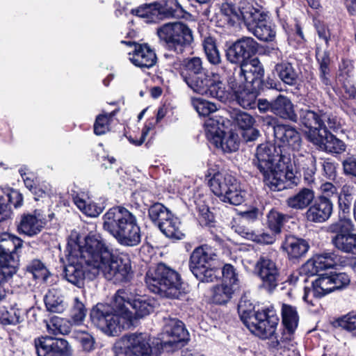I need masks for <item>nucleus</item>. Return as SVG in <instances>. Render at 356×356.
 I'll list each match as a JSON object with an SVG mask.
<instances>
[{
	"label": "nucleus",
	"instance_id": "2",
	"mask_svg": "<svg viewBox=\"0 0 356 356\" xmlns=\"http://www.w3.org/2000/svg\"><path fill=\"white\" fill-rule=\"evenodd\" d=\"M253 163L262 174L265 184L272 191H280L290 184L298 185L292 154L280 146L270 143L259 145Z\"/></svg>",
	"mask_w": 356,
	"mask_h": 356
},
{
	"label": "nucleus",
	"instance_id": "53",
	"mask_svg": "<svg viewBox=\"0 0 356 356\" xmlns=\"http://www.w3.org/2000/svg\"><path fill=\"white\" fill-rule=\"evenodd\" d=\"M0 195L2 196L6 205L13 204L14 207L18 208L22 205L23 196L19 191L15 189H10L4 191L0 189Z\"/></svg>",
	"mask_w": 356,
	"mask_h": 356
},
{
	"label": "nucleus",
	"instance_id": "42",
	"mask_svg": "<svg viewBox=\"0 0 356 356\" xmlns=\"http://www.w3.org/2000/svg\"><path fill=\"white\" fill-rule=\"evenodd\" d=\"M203 47L207 60L210 64L218 65L221 63L220 54L213 38H206L203 41Z\"/></svg>",
	"mask_w": 356,
	"mask_h": 356
},
{
	"label": "nucleus",
	"instance_id": "10",
	"mask_svg": "<svg viewBox=\"0 0 356 356\" xmlns=\"http://www.w3.org/2000/svg\"><path fill=\"white\" fill-rule=\"evenodd\" d=\"M115 302L122 312H129L126 307V305H129L134 310L135 316L131 313L134 321L149 315L154 311L155 305L154 300L132 293L129 289H119L115 295Z\"/></svg>",
	"mask_w": 356,
	"mask_h": 356
},
{
	"label": "nucleus",
	"instance_id": "49",
	"mask_svg": "<svg viewBox=\"0 0 356 356\" xmlns=\"http://www.w3.org/2000/svg\"><path fill=\"white\" fill-rule=\"evenodd\" d=\"M233 122L243 131L250 128L255 122L254 118L246 112L233 110L230 113Z\"/></svg>",
	"mask_w": 356,
	"mask_h": 356
},
{
	"label": "nucleus",
	"instance_id": "16",
	"mask_svg": "<svg viewBox=\"0 0 356 356\" xmlns=\"http://www.w3.org/2000/svg\"><path fill=\"white\" fill-rule=\"evenodd\" d=\"M189 334L184 324L176 318L169 319L165 324L161 338V346L168 351L178 348L179 343L188 341Z\"/></svg>",
	"mask_w": 356,
	"mask_h": 356
},
{
	"label": "nucleus",
	"instance_id": "46",
	"mask_svg": "<svg viewBox=\"0 0 356 356\" xmlns=\"http://www.w3.org/2000/svg\"><path fill=\"white\" fill-rule=\"evenodd\" d=\"M172 212L163 204L156 202L153 204L148 209V216L150 220L159 226V224L170 216Z\"/></svg>",
	"mask_w": 356,
	"mask_h": 356
},
{
	"label": "nucleus",
	"instance_id": "33",
	"mask_svg": "<svg viewBox=\"0 0 356 356\" xmlns=\"http://www.w3.org/2000/svg\"><path fill=\"white\" fill-rule=\"evenodd\" d=\"M236 181L230 174L217 172L209 180V186L211 191L221 200Z\"/></svg>",
	"mask_w": 356,
	"mask_h": 356
},
{
	"label": "nucleus",
	"instance_id": "35",
	"mask_svg": "<svg viewBox=\"0 0 356 356\" xmlns=\"http://www.w3.org/2000/svg\"><path fill=\"white\" fill-rule=\"evenodd\" d=\"M315 198L314 191L309 188H302L296 194L289 197L286 205L294 210L302 211L308 209Z\"/></svg>",
	"mask_w": 356,
	"mask_h": 356
},
{
	"label": "nucleus",
	"instance_id": "47",
	"mask_svg": "<svg viewBox=\"0 0 356 356\" xmlns=\"http://www.w3.org/2000/svg\"><path fill=\"white\" fill-rule=\"evenodd\" d=\"M50 348L51 356H71L72 348L64 339L50 337Z\"/></svg>",
	"mask_w": 356,
	"mask_h": 356
},
{
	"label": "nucleus",
	"instance_id": "31",
	"mask_svg": "<svg viewBox=\"0 0 356 356\" xmlns=\"http://www.w3.org/2000/svg\"><path fill=\"white\" fill-rule=\"evenodd\" d=\"M281 248L290 258L298 259L304 256L309 248V245L305 239L298 238L293 235H286L282 243Z\"/></svg>",
	"mask_w": 356,
	"mask_h": 356
},
{
	"label": "nucleus",
	"instance_id": "5",
	"mask_svg": "<svg viewBox=\"0 0 356 356\" xmlns=\"http://www.w3.org/2000/svg\"><path fill=\"white\" fill-rule=\"evenodd\" d=\"M118 314L113 312V309L108 305L98 303L90 314L91 322L105 334L110 336L119 334L122 330L129 329L134 325V318L131 312L120 311Z\"/></svg>",
	"mask_w": 356,
	"mask_h": 356
},
{
	"label": "nucleus",
	"instance_id": "60",
	"mask_svg": "<svg viewBox=\"0 0 356 356\" xmlns=\"http://www.w3.org/2000/svg\"><path fill=\"white\" fill-rule=\"evenodd\" d=\"M75 338L80 343L85 351L90 352L94 348L95 339L89 333L77 332Z\"/></svg>",
	"mask_w": 356,
	"mask_h": 356
},
{
	"label": "nucleus",
	"instance_id": "8",
	"mask_svg": "<svg viewBox=\"0 0 356 356\" xmlns=\"http://www.w3.org/2000/svg\"><path fill=\"white\" fill-rule=\"evenodd\" d=\"M160 42L169 50L182 54L193 40L191 29L184 23H166L157 29Z\"/></svg>",
	"mask_w": 356,
	"mask_h": 356
},
{
	"label": "nucleus",
	"instance_id": "14",
	"mask_svg": "<svg viewBox=\"0 0 356 356\" xmlns=\"http://www.w3.org/2000/svg\"><path fill=\"white\" fill-rule=\"evenodd\" d=\"M131 13L143 19L146 23H156L165 18L183 17L181 10L177 4H161L157 2L140 6L133 9Z\"/></svg>",
	"mask_w": 356,
	"mask_h": 356
},
{
	"label": "nucleus",
	"instance_id": "28",
	"mask_svg": "<svg viewBox=\"0 0 356 356\" xmlns=\"http://www.w3.org/2000/svg\"><path fill=\"white\" fill-rule=\"evenodd\" d=\"M323 111L318 110L317 111L301 109L300 112V120L302 125L309 129L307 133V138L309 140V134L312 131H317L318 134H321L326 125L323 122Z\"/></svg>",
	"mask_w": 356,
	"mask_h": 356
},
{
	"label": "nucleus",
	"instance_id": "56",
	"mask_svg": "<svg viewBox=\"0 0 356 356\" xmlns=\"http://www.w3.org/2000/svg\"><path fill=\"white\" fill-rule=\"evenodd\" d=\"M34 346L38 356H51L50 337H41L35 339Z\"/></svg>",
	"mask_w": 356,
	"mask_h": 356
},
{
	"label": "nucleus",
	"instance_id": "27",
	"mask_svg": "<svg viewBox=\"0 0 356 356\" xmlns=\"http://www.w3.org/2000/svg\"><path fill=\"white\" fill-rule=\"evenodd\" d=\"M229 88L232 90L234 99L241 107L245 109L255 108L257 106L256 95L245 88V85L238 83L236 79H230Z\"/></svg>",
	"mask_w": 356,
	"mask_h": 356
},
{
	"label": "nucleus",
	"instance_id": "57",
	"mask_svg": "<svg viewBox=\"0 0 356 356\" xmlns=\"http://www.w3.org/2000/svg\"><path fill=\"white\" fill-rule=\"evenodd\" d=\"M86 309L78 298L74 299V304L71 311V318L74 324L81 323L86 316Z\"/></svg>",
	"mask_w": 356,
	"mask_h": 356
},
{
	"label": "nucleus",
	"instance_id": "24",
	"mask_svg": "<svg viewBox=\"0 0 356 356\" xmlns=\"http://www.w3.org/2000/svg\"><path fill=\"white\" fill-rule=\"evenodd\" d=\"M264 75V69L263 65L257 58L248 60L238 67V74L234 77L238 83L245 84V83H253L257 80H260Z\"/></svg>",
	"mask_w": 356,
	"mask_h": 356
},
{
	"label": "nucleus",
	"instance_id": "4",
	"mask_svg": "<svg viewBox=\"0 0 356 356\" xmlns=\"http://www.w3.org/2000/svg\"><path fill=\"white\" fill-rule=\"evenodd\" d=\"M103 228L122 245L134 247L141 241L136 216L124 207L109 209L103 216Z\"/></svg>",
	"mask_w": 356,
	"mask_h": 356
},
{
	"label": "nucleus",
	"instance_id": "45",
	"mask_svg": "<svg viewBox=\"0 0 356 356\" xmlns=\"http://www.w3.org/2000/svg\"><path fill=\"white\" fill-rule=\"evenodd\" d=\"M23 320L22 311L15 307L9 309H0V323L2 325H16Z\"/></svg>",
	"mask_w": 356,
	"mask_h": 356
},
{
	"label": "nucleus",
	"instance_id": "26",
	"mask_svg": "<svg viewBox=\"0 0 356 356\" xmlns=\"http://www.w3.org/2000/svg\"><path fill=\"white\" fill-rule=\"evenodd\" d=\"M338 258L334 252H323L316 254L309 259L303 266V270L307 273L314 275L321 270L333 268L337 265Z\"/></svg>",
	"mask_w": 356,
	"mask_h": 356
},
{
	"label": "nucleus",
	"instance_id": "18",
	"mask_svg": "<svg viewBox=\"0 0 356 356\" xmlns=\"http://www.w3.org/2000/svg\"><path fill=\"white\" fill-rule=\"evenodd\" d=\"M329 47H324L323 42L316 43L315 54L318 65V78L321 88L328 90L332 85L330 70V53Z\"/></svg>",
	"mask_w": 356,
	"mask_h": 356
},
{
	"label": "nucleus",
	"instance_id": "34",
	"mask_svg": "<svg viewBox=\"0 0 356 356\" xmlns=\"http://www.w3.org/2000/svg\"><path fill=\"white\" fill-rule=\"evenodd\" d=\"M72 197L77 208L87 216L97 217L102 211V208L93 202L90 199L88 193L85 192L74 191L72 193Z\"/></svg>",
	"mask_w": 356,
	"mask_h": 356
},
{
	"label": "nucleus",
	"instance_id": "11",
	"mask_svg": "<svg viewBox=\"0 0 356 356\" xmlns=\"http://www.w3.org/2000/svg\"><path fill=\"white\" fill-rule=\"evenodd\" d=\"M353 229V221L345 217L331 224L328 231L334 234L331 238L334 247L343 252L356 254V234Z\"/></svg>",
	"mask_w": 356,
	"mask_h": 356
},
{
	"label": "nucleus",
	"instance_id": "52",
	"mask_svg": "<svg viewBox=\"0 0 356 356\" xmlns=\"http://www.w3.org/2000/svg\"><path fill=\"white\" fill-rule=\"evenodd\" d=\"M195 277L202 282H213L220 277V270L209 268V266L193 273Z\"/></svg>",
	"mask_w": 356,
	"mask_h": 356
},
{
	"label": "nucleus",
	"instance_id": "12",
	"mask_svg": "<svg viewBox=\"0 0 356 356\" xmlns=\"http://www.w3.org/2000/svg\"><path fill=\"white\" fill-rule=\"evenodd\" d=\"M121 353L124 356H159L160 348L150 344L147 334L133 333L121 338Z\"/></svg>",
	"mask_w": 356,
	"mask_h": 356
},
{
	"label": "nucleus",
	"instance_id": "59",
	"mask_svg": "<svg viewBox=\"0 0 356 356\" xmlns=\"http://www.w3.org/2000/svg\"><path fill=\"white\" fill-rule=\"evenodd\" d=\"M220 275H222L225 284H228L232 286H235L238 284L237 274L235 269L230 264H225L222 269L220 270Z\"/></svg>",
	"mask_w": 356,
	"mask_h": 356
},
{
	"label": "nucleus",
	"instance_id": "62",
	"mask_svg": "<svg viewBox=\"0 0 356 356\" xmlns=\"http://www.w3.org/2000/svg\"><path fill=\"white\" fill-rule=\"evenodd\" d=\"M277 234L263 232L261 233L254 232L252 241L262 245H271L276 241Z\"/></svg>",
	"mask_w": 356,
	"mask_h": 356
},
{
	"label": "nucleus",
	"instance_id": "48",
	"mask_svg": "<svg viewBox=\"0 0 356 356\" xmlns=\"http://www.w3.org/2000/svg\"><path fill=\"white\" fill-rule=\"evenodd\" d=\"M354 188L350 185H344L340 193H338L337 198L339 207L343 213H349L353 200Z\"/></svg>",
	"mask_w": 356,
	"mask_h": 356
},
{
	"label": "nucleus",
	"instance_id": "17",
	"mask_svg": "<svg viewBox=\"0 0 356 356\" xmlns=\"http://www.w3.org/2000/svg\"><path fill=\"white\" fill-rule=\"evenodd\" d=\"M309 141L321 151L332 154H341L346 150V145L325 129L321 134L312 131L309 136Z\"/></svg>",
	"mask_w": 356,
	"mask_h": 356
},
{
	"label": "nucleus",
	"instance_id": "29",
	"mask_svg": "<svg viewBox=\"0 0 356 356\" xmlns=\"http://www.w3.org/2000/svg\"><path fill=\"white\" fill-rule=\"evenodd\" d=\"M274 70L277 77L284 84L295 86L298 83L300 71L293 63L282 60L275 65Z\"/></svg>",
	"mask_w": 356,
	"mask_h": 356
},
{
	"label": "nucleus",
	"instance_id": "50",
	"mask_svg": "<svg viewBox=\"0 0 356 356\" xmlns=\"http://www.w3.org/2000/svg\"><path fill=\"white\" fill-rule=\"evenodd\" d=\"M115 113L116 111H113L110 113L100 114L96 118L94 124V133L96 135H103L109 131L110 122Z\"/></svg>",
	"mask_w": 356,
	"mask_h": 356
},
{
	"label": "nucleus",
	"instance_id": "43",
	"mask_svg": "<svg viewBox=\"0 0 356 356\" xmlns=\"http://www.w3.org/2000/svg\"><path fill=\"white\" fill-rule=\"evenodd\" d=\"M236 288L228 284L216 286L213 289V302L216 304L222 305L227 302Z\"/></svg>",
	"mask_w": 356,
	"mask_h": 356
},
{
	"label": "nucleus",
	"instance_id": "63",
	"mask_svg": "<svg viewBox=\"0 0 356 356\" xmlns=\"http://www.w3.org/2000/svg\"><path fill=\"white\" fill-rule=\"evenodd\" d=\"M323 118V122H325L326 125L325 129L327 131H328L327 129H329L334 131H337L341 129V124L337 116L331 113L324 112Z\"/></svg>",
	"mask_w": 356,
	"mask_h": 356
},
{
	"label": "nucleus",
	"instance_id": "13",
	"mask_svg": "<svg viewBox=\"0 0 356 356\" xmlns=\"http://www.w3.org/2000/svg\"><path fill=\"white\" fill-rule=\"evenodd\" d=\"M254 274L261 280L260 288L268 293L273 292L281 281L280 268L270 256L262 254L255 263Z\"/></svg>",
	"mask_w": 356,
	"mask_h": 356
},
{
	"label": "nucleus",
	"instance_id": "21",
	"mask_svg": "<svg viewBox=\"0 0 356 356\" xmlns=\"http://www.w3.org/2000/svg\"><path fill=\"white\" fill-rule=\"evenodd\" d=\"M292 159H293V165L296 167V171L293 170L296 175H297L298 170L302 171L303 179L305 184L310 185L314 183L316 171V157L310 153L306 152L305 154L301 153H298L297 155L293 154ZM296 177L299 179L298 176Z\"/></svg>",
	"mask_w": 356,
	"mask_h": 356
},
{
	"label": "nucleus",
	"instance_id": "9",
	"mask_svg": "<svg viewBox=\"0 0 356 356\" xmlns=\"http://www.w3.org/2000/svg\"><path fill=\"white\" fill-rule=\"evenodd\" d=\"M243 21L248 30L259 40L272 41L275 37L274 26L268 20L267 15L248 5V9L242 13Z\"/></svg>",
	"mask_w": 356,
	"mask_h": 356
},
{
	"label": "nucleus",
	"instance_id": "7",
	"mask_svg": "<svg viewBox=\"0 0 356 356\" xmlns=\"http://www.w3.org/2000/svg\"><path fill=\"white\" fill-rule=\"evenodd\" d=\"M246 301L241 300L238 305V311L241 318L246 327L262 339H267L273 336L279 318L274 311L266 309L252 312V305L249 304V308L246 307Z\"/></svg>",
	"mask_w": 356,
	"mask_h": 356
},
{
	"label": "nucleus",
	"instance_id": "61",
	"mask_svg": "<svg viewBox=\"0 0 356 356\" xmlns=\"http://www.w3.org/2000/svg\"><path fill=\"white\" fill-rule=\"evenodd\" d=\"M330 275L334 286V291L342 289L350 282L349 276L345 273H331Z\"/></svg>",
	"mask_w": 356,
	"mask_h": 356
},
{
	"label": "nucleus",
	"instance_id": "19",
	"mask_svg": "<svg viewBox=\"0 0 356 356\" xmlns=\"http://www.w3.org/2000/svg\"><path fill=\"white\" fill-rule=\"evenodd\" d=\"M128 45L133 46L132 53H129L130 61L136 67L140 68H150L156 62V56L154 50L147 44H138L131 42H124Z\"/></svg>",
	"mask_w": 356,
	"mask_h": 356
},
{
	"label": "nucleus",
	"instance_id": "40",
	"mask_svg": "<svg viewBox=\"0 0 356 356\" xmlns=\"http://www.w3.org/2000/svg\"><path fill=\"white\" fill-rule=\"evenodd\" d=\"M248 9L246 7L236 8L234 5L225 3L222 4L220 13L224 20L230 26H233L237 21L242 19V13Z\"/></svg>",
	"mask_w": 356,
	"mask_h": 356
},
{
	"label": "nucleus",
	"instance_id": "51",
	"mask_svg": "<svg viewBox=\"0 0 356 356\" xmlns=\"http://www.w3.org/2000/svg\"><path fill=\"white\" fill-rule=\"evenodd\" d=\"M192 104L200 116H208L217 111L216 104L202 98H194Z\"/></svg>",
	"mask_w": 356,
	"mask_h": 356
},
{
	"label": "nucleus",
	"instance_id": "32",
	"mask_svg": "<svg viewBox=\"0 0 356 356\" xmlns=\"http://www.w3.org/2000/svg\"><path fill=\"white\" fill-rule=\"evenodd\" d=\"M216 257L213 250L207 246L202 245L195 248L190 258V269L192 273L197 272L201 268L209 266V262Z\"/></svg>",
	"mask_w": 356,
	"mask_h": 356
},
{
	"label": "nucleus",
	"instance_id": "64",
	"mask_svg": "<svg viewBox=\"0 0 356 356\" xmlns=\"http://www.w3.org/2000/svg\"><path fill=\"white\" fill-rule=\"evenodd\" d=\"M343 169L346 175L356 177V158L348 156L342 162Z\"/></svg>",
	"mask_w": 356,
	"mask_h": 356
},
{
	"label": "nucleus",
	"instance_id": "1",
	"mask_svg": "<svg viewBox=\"0 0 356 356\" xmlns=\"http://www.w3.org/2000/svg\"><path fill=\"white\" fill-rule=\"evenodd\" d=\"M67 257L63 276L79 288L86 278L92 280L99 273L115 283L127 282L132 274L130 259L115 255L99 235H88L83 245H68Z\"/></svg>",
	"mask_w": 356,
	"mask_h": 356
},
{
	"label": "nucleus",
	"instance_id": "39",
	"mask_svg": "<svg viewBox=\"0 0 356 356\" xmlns=\"http://www.w3.org/2000/svg\"><path fill=\"white\" fill-rule=\"evenodd\" d=\"M213 140L216 147L220 148L224 152H235L239 147L238 136L233 133L225 134L222 137L215 135Z\"/></svg>",
	"mask_w": 356,
	"mask_h": 356
},
{
	"label": "nucleus",
	"instance_id": "54",
	"mask_svg": "<svg viewBox=\"0 0 356 356\" xmlns=\"http://www.w3.org/2000/svg\"><path fill=\"white\" fill-rule=\"evenodd\" d=\"M26 268L35 279L46 280L47 277L48 270L44 264L39 259L31 261L27 264Z\"/></svg>",
	"mask_w": 356,
	"mask_h": 356
},
{
	"label": "nucleus",
	"instance_id": "20",
	"mask_svg": "<svg viewBox=\"0 0 356 356\" xmlns=\"http://www.w3.org/2000/svg\"><path fill=\"white\" fill-rule=\"evenodd\" d=\"M332 211V201L325 196H318L307 209L305 217L309 222L322 223L330 218Z\"/></svg>",
	"mask_w": 356,
	"mask_h": 356
},
{
	"label": "nucleus",
	"instance_id": "38",
	"mask_svg": "<svg viewBox=\"0 0 356 356\" xmlns=\"http://www.w3.org/2000/svg\"><path fill=\"white\" fill-rule=\"evenodd\" d=\"M47 311L54 313H62L66 308L63 297L56 289H51L44 298Z\"/></svg>",
	"mask_w": 356,
	"mask_h": 356
},
{
	"label": "nucleus",
	"instance_id": "6",
	"mask_svg": "<svg viewBox=\"0 0 356 356\" xmlns=\"http://www.w3.org/2000/svg\"><path fill=\"white\" fill-rule=\"evenodd\" d=\"M147 288L163 297L179 298L181 281L179 274L164 264L148 270L145 277Z\"/></svg>",
	"mask_w": 356,
	"mask_h": 356
},
{
	"label": "nucleus",
	"instance_id": "44",
	"mask_svg": "<svg viewBox=\"0 0 356 356\" xmlns=\"http://www.w3.org/2000/svg\"><path fill=\"white\" fill-rule=\"evenodd\" d=\"M287 220V216L277 211L271 210L267 215L268 227L275 234H280Z\"/></svg>",
	"mask_w": 356,
	"mask_h": 356
},
{
	"label": "nucleus",
	"instance_id": "30",
	"mask_svg": "<svg viewBox=\"0 0 356 356\" xmlns=\"http://www.w3.org/2000/svg\"><path fill=\"white\" fill-rule=\"evenodd\" d=\"M273 113L284 120L295 122L298 120L293 104L288 97L284 95H279L273 99Z\"/></svg>",
	"mask_w": 356,
	"mask_h": 356
},
{
	"label": "nucleus",
	"instance_id": "25",
	"mask_svg": "<svg viewBox=\"0 0 356 356\" xmlns=\"http://www.w3.org/2000/svg\"><path fill=\"white\" fill-rule=\"evenodd\" d=\"M274 136L284 146H288L293 151L300 148L302 140L300 133L293 127L277 124L273 127Z\"/></svg>",
	"mask_w": 356,
	"mask_h": 356
},
{
	"label": "nucleus",
	"instance_id": "55",
	"mask_svg": "<svg viewBox=\"0 0 356 356\" xmlns=\"http://www.w3.org/2000/svg\"><path fill=\"white\" fill-rule=\"evenodd\" d=\"M315 28L318 35L317 42H323L324 47H329L330 42L334 38L329 26L319 21L315 22Z\"/></svg>",
	"mask_w": 356,
	"mask_h": 356
},
{
	"label": "nucleus",
	"instance_id": "22",
	"mask_svg": "<svg viewBox=\"0 0 356 356\" xmlns=\"http://www.w3.org/2000/svg\"><path fill=\"white\" fill-rule=\"evenodd\" d=\"M46 225V219L40 210H35L32 213L22 216L17 227L18 232L28 236L38 234Z\"/></svg>",
	"mask_w": 356,
	"mask_h": 356
},
{
	"label": "nucleus",
	"instance_id": "3",
	"mask_svg": "<svg viewBox=\"0 0 356 356\" xmlns=\"http://www.w3.org/2000/svg\"><path fill=\"white\" fill-rule=\"evenodd\" d=\"M184 82L196 93L225 102L228 92L217 74L209 72L204 66V60L198 56L185 58L180 73Z\"/></svg>",
	"mask_w": 356,
	"mask_h": 356
},
{
	"label": "nucleus",
	"instance_id": "36",
	"mask_svg": "<svg viewBox=\"0 0 356 356\" xmlns=\"http://www.w3.org/2000/svg\"><path fill=\"white\" fill-rule=\"evenodd\" d=\"M160 231L168 238L181 240L184 237V234L181 230V222L173 213H170L165 220L159 224Z\"/></svg>",
	"mask_w": 356,
	"mask_h": 356
},
{
	"label": "nucleus",
	"instance_id": "41",
	"mask_svg": "<svg viewBox=\"0 0 356 356\" xmlns=\"http://www.w3.org/2000/svg\"><path fill=\"white\" fill-rule=\"evenodd\" d=\"M245 199V191L242 190L239 182L236 180L221 199V201L233 205L241 204Z\"/></svg>",
	"mask_w": 356,
	"mask_h": 356
},
{
	"label": "nucleus",
	"instance_id": "23",
	"mask_svg": "<svg viewBox=\"0 0 356 356\" xmlns=\"http://www.w3.org/2000/svg\"><path fill=\"white\" fill-rule=\"evenodd\" d=\"M334 291V286L330 275H322L312 282L311 288L305 287L303 300L314 305V300Z\"/></svg>",
	"mask_w": 356,
	"mask_h": 356
},
{
	"label": "nucleus",
	"instance_id": "15",
	"mask_svg": "<svg viewBox=\"0 0 356 356\" xmlns=\"http://www.w3.org/2000/svg\"><path fill=\"white\" fill-rule=\"evenodd\" d=\"M259 44L251 37H243L231 44L226 50L227 60L239 67L255 55Z\"/></svg>",
	"mask_w": 356,
	"mask_h": 356
},
{
	"label": "nucleus",
	"instance_id": "58",
	"mask_svg": "<svg viewBox=\"0 0 356 356\" xmlns=\"http://www.w3.org/2000/svg\"><path fill=\"white\" fill-rule=\"evenodd\" d=\"M337 322L339 327L350 332L356 337V314H348L339 318Z\"/></svg>",
	"mask_w": 356,
	"mask_h": 356
},
{
	"label": "nucleus",
	"instance_id": "37",
	"mask_svg": "<svg viewBox=\"0 0 356 356\" xmlns=\"http://www.w3.org/2000/svg\"><path fill=\"white\" fill-rule=\"evenodd\" d=\"M282 323L288 332L284 339H289L298 327L299 317L296 308L292 305L283 304L282 307Z\"/></svg>",
	"mask_w": 356,
	"mask_h": 356
}]
</instances>
